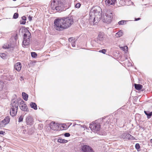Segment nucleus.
<instances>
[{
    "instance_id": "nucleus-1",
    "label": "nucleus",
    "mask_w": 152,
    "mask_h": 152,
    "mask_svg": "<svg viewBox=\"0 0 152 152\" xmlns=\"http://www.w3.org/2000/svg\"><path fill=\"white\" fill-rule=\"evenodd\" d=\"M102 13V9L100 7L96 6L93 7L89 13V20L94 18L93 20L94 21L96 18L97 19L98 18L99 20L102 18L103 22L107 23H110L113 18L112 12L110 10H107L105 13V16L102 18H101Z\"/></svg>"
},
{
    "instance_id": "nucleus-2",
    "label": "nucleus",
    "mask_w": 152,
    "mask_h": 152,
    "mask_svg": "<svg viewBox=\"0 0 152 152\" xmlns=\"http://www.w3.org/2000/svg\"><path fill=\"white\" fill-rule=\"evenodd\" d=\"M56 27L61 28H67L73 23L72 19L69 17L63 18L61 19H56L54 22Z\"/></svg>"
},
{
    "instance_id": "nucleus-3",
    "label": "nucleus",
    "mask_w": 152,
    "mask_h": 152,
    "mask_svg": "<svg viewBox=\"0 0 152 152\" xmlns=\"http://www.w3.org/2000/svg\"><path fill=\"white\" fill-rule=\"evenodd\" d=\"M22 32L23 34V40L22 45L24 47L28 45L30 43L31 34L28 29H23Z\"/></svg>"
},
{
    "instance_id": "nucleus-4",
    "label": "nucleus",
    "mask_w": 152,
    "mask_h": 152,
    "mask_svg": "<svg viewBox=\"0 0 152 152\" xmlns=\"http://www.w3.org/2000/svg\"><path fill=\"white\" fill-rule=\"evenodd\" d=\"M63 7L62 4L58 0H53L51 4V7L52 9L58 11H63Z\"/></svg>"
},
{
    "instance_id": "nucleus-5",
    "label": "nucleus",
    "mask_w": 152,
    "mask_h": 152,
    "mask_svg": "<svg viewBox=\"0 0 152 152\" xmlns=\"http://www.w3.org/2000/svg\"><path fill=\"white\" fill-rule=\"evenodd\" d=\"M50 126L51 129L54 131L63 130L64 128L63 125L59 124L54 121L50 123Z\"/></svg>"
},
{
    "instance_id": "nucleus-6",
    "label": "nucleus",
    "mask_w": 152,
    "mask_h": 152,
    "mask_svg": "<svg viewBox=\"0 0 152 152\" xmlns=\"http://www.w3.org/2000/svg\"><path fill=\"white\" fill-rule=\"evenodd\" d=\"M18 107V103L14 102L12 103L10 110V114L12 116H14L17 114Z\"/></svg>"
},
{
    "instance_id": "nucleus-7",
    "label": "nucleus",
    "mask_w": 152,
    "mask_h": 152,
    "mask_svg": "<svg viewBox=\"0 0 152 152\" xmlns=\"http://www.w3.org/2000/svg\"><path fill=\"white\" fill-rule=\"evenodd\" d=\"M90 127L94 132L99 130L100 128V125L99 123H93L90 124Z\"/></svg>"
},
{
    "instance_id": "nucleus-8",
    "label": "nucleus",
    "mask_w": 152,
    "mask_h": 152,
    "mask_svg": "<svg viewBox=\"0 0 152 152\" xmlns=\"http://www.w3.org/2000/svg\"><path fill=\"white\" fill-rule=\"evenodd\" d=\"M80 150L81 152H94L91 147L87 145L82 146Z\"/></svg>"
},
{
    "instance_id": "nucleus-9",
    "label": "nucleus",
    "mask_w": 152,
    "mask_h": 152,
    "mask_svg": "<svg viewBox=\"0 0 152 152\" xmlns=\"http://www.w3.org/2000/svg\"><path fill=\"white\" fill-rule=\"evenodd\" d=\"M19 102L20 109L23 111H28V110L25 102L22 100H20Z\"/></svg>"
},
{
    "instance_id": "nucleus-10",
    "label": "nucleus",
    "mask_w": 152,
    "mask_h": 152,
    "mask_svg": "<svg viewBox=\"0 0 152 152\" xmlns=\"http://www.w3.org/2000/svg\"><path fill=\"white\" fill-rule=\"evenodd\" d=\"M10 119V116L6 117L3 120L0 122V127H5L7 124L9 123Z\"/></svg>"
},
{
    "instance_id": "nucleus-11",
    "label": "nucleus",
    "mask_w": 152,
    "mask_h": 152,
    "mask_svg": "<svg viewBox=\"0 0 152 152\" xmlns=\"http://www.w3.org/2000/svg\"><path fill=\"white\" fill-rule=\"evenodd\" d=\"M16 46V43H7L4 44L3 46V48L4 49H8L10 48L11 49H13L15 48Z\"/></svg>"
},
{
    "instance_id": "nucleus-12",
    "label": "nucleus",
    "mask_w": 152,
    "mask_h": 152,
    "mask_svg": "<svg viewBox=\"0 0 152 152\" xmlns=\"http://www.w3.org/2000/svg\"><path fill=\"white\" fill-rule=\"evenodd\" d=\"M33 121L32 117L28 115L26 118V124L27 125H31L32 124Z\"/></svg>"
},
{
    "instance_id": "nucleus-13",
    "label": "nucleus",
    "mask_w": 152,
    "mask_h": 152,
    "mask_svg": "<svg viewBox=\"0 0 152 152\" xmlns=\"http://www.w3.org/2000/svg\"><path fill=\"white\" fill-rule=\"evenodd\" d=\"M21 64L20 62L16 63L14 66V69L18 72H19L21 70Z\"/></svg>"
},
{
    "instance_id": "nucleus-14",
    "label": "nucleus",
    "mask_w": 152,
    "mask_h": 152,
    "mask_svg": "<svg viewBox=\"0 0 152 152\" xmlns=\"http://www.w3.org/2000/svg\"><path fill=\"white\" fill-rule=\"evenodd\" d=\"M116 0H106L105 4L108 6H110L111 5H113L115 4Z\"/></svg>"
},
{
    "instance_id": "nucleus-15",
    "label": "nucleus",
    "mask_w": 152,
    "mask_h": 152,
    "mask_svg": "<svg viewBox=\"0 0 152 152\" xmlns=\"http://www.w3.org/2000/svg\"><path fill=\"white\" fill-rule=\"evenodd\" d=\"M134 87L137 90H140L143 87V86L142 85L140 84H134Z\"/></svg>"
},
{
    "instance_id": "nucleus-16",
    "label": "nucleus",
    "mask_w": 152,
    "mask_h": 152,
    "mask_svg": "<svg viewBox=\"0 0 152 152\" xmlns=\"http://www.w3.org/2000/svg\"><path fill=\"white\" fill-rule=\"evenodd\" d=\"M125 138L126 139H128L129 140H133L135 139V138L134 137L129 134H127L126 135Z\"/></svg>"
},
{
    "instance_id": "nucleus-17",
    "label": "nucleus",
    "mask_w": 152,
    "mask_h": 152,
    "mask_svg": "<svg viewBox=\"0 0 152 152\" xmlns=\"http://www.w3.org/2000/svg\"><path fill=\"white\" fill-rule=\"evenodd\" d=\"M22 96L23 98L26 101H27L28 100V94L25 93V92H23L22 93Z\"/></svg>"
},
{
    "instance_id": "nucleus-18",
    "label": "nucleus",
    "mask_w": 152,
    "mask_h": 152,
    "mask_svg": "<svg viewBox=\"0 0 152 152\" xmlns=\"http://www.w3.org/2000/svg\"><path fill=\"white\" fill-rule=\"evenodd\" d=\"M144 112L145 114L146 115L147 118L148 119L150 118L151 116H152V112H150L149 111H144Z\"/></svg>"
},
{
    "instance_id": "nucleus-19",
    "label": "nucleus",
    "mask_w": 152,
    "mask_h": 152,
    "mask_svg": "<svg viewBox=\"0 0 152 152\" xmlns=\"http://www.w3.org/2000/svg\"><path fill=\"white\" fill-rule=\"evenodd\" d=\"M30 105L31 107L34 109L35 110L37 109V105L35 103L32 102H31L30 104Z\"/></svg>"
},
{
    "instance_id": "nucleus-20",
    "label": "nucleus",
    "mask_w": 152,
    "mask_h": 152,
    "mask_svg": "<svg viewBox=\"0 0 152 152\" xmlns=\"http://www.w3.org/2000/svg\"><path fill=\"white\" fill-rule=\"evenodd\" d=\"M129 21V20H122L119 21L118 23L119 25H124L127 24Z\"/></svg>"
},
{
    "instance_id": "nucleus-21",
    "label": "nucleus",
    "mask_w": 152,
    "mask_h": 152,
    "mask_svg": "<svg viewBox=\"0 0 152 152\" xmlns=\"http://www.w3.org/2000/svg\"><path fill=\"white\" fill-rule=\"evenodd\" d=\"M123 34V32L121 30H120L119 32L116 34L115 36L117 37H118L122 36Z\"/></svg>"
},
{
    "instance_id": "nucleus-22",
    "label": "nucleus",
    "mask_w": 152,
    "mask_h": 152,
    "mask_svg": "<svg viewBox=\"0 0 152 152\" xmlns=\"http://www.w3.org/2000/svg\"><path fill=\"white\" fill-rule=\"evenodd\" d=\"M58 142L61 143H64L68 142L67 140L63 139H59L58 140Z\"/></svg>"
},
{
    "instance_id": "nucleus-23",
    "label": "nucleus",
    "mask_w": 152,
    "mask_h": 152,
    "mask_svg": "<svg viewBox=\"0 0 152 152\" xmlns=\"http://www.w3.org/2000/svg\"><path fill=\"white\" fill-rule=\"evenodd\" d=\"M97 39L99 40L102 41L103 39V35L102 34H99L97 37Z\"/></svg>"
},
{
    "instance_id": "nucleus-24",
    "label": "nucleus",
    "mask_w": 152,
    "mask_h": 152,
    "mask_svg": "<svg viewBox=\"0 0 152 152\" xmlns=\"http://www.w3.org/2000/svg\"><path fill=\"white\" fill-rule=\"evenodd\" d=\"M0 56L3 59H5L7 57V55L4 53H0Z\"/></svg>"
},
{
    "instance_id": "nucleus-25",
    "label": "nucleus",
    "mask_w": 152,
    "mask_h": 152,
    "mask_svg": "<svg viewBox=\"0 0 152 152\" xmlns=\"http://www.w3.org/2000/svg\"><path fill=\"white\" fill-rule=\"evenodd\" d=\"M3 86V82L0 80V91L2 90Z\"/></svg>"
},
{
    "instance_id": "nucleus-26",
    "label": "nucleus",
    "mask_w": 152,
    "mask_h": 152,
    "mask_svg": "<svg viewBox=\"0 0 152 152\" xmlns=\"http://www.w3.org/2000/svg\"><path fill=\"white\" fill-rule=\"evenodd\" d=\"M31 55L32 57L36 58L37 56V54L35 52H32L31 53Z\"/></svg>"
},
{
    "instance_id": "nucleus-27",
    "label": "nucleus",
    "mask_w": 152,
    "mask_h": 152,
    "mask_svg": "<svg viewBox=\"0 0 152 152\" xmlns=\"http://www.w3.org/2000/svg\"><path fill=\"white\" fill-rule=\"evenodd\" d=\"M120 48L124 51H126L128 50V48L127 46L122 47H120Z\"/></svg>"
},
{
    "instance_id": "nucleus-28",
    "label": "nucleus",
    "mask_w": 152,
    "mask_h": 152,
    "mask_svg": "<svg viewBox=\"0 0 152 152\" xmlns=\"http://www.w3.org/2000/svg\"><path fill=\"white\" fill-rule=\"evenodd\" d=\"M135 147L136 148L137 150V151H138V149H139L140 148V145L138 143H137L135 145Z\"/></svg>"
},
{
    "instance_id": "nucleus-29",
    "label": "nucleus",
    "mask_w": 152,
    "mask_h": 152,
    "mask_svg": "<svg viewBox=\"0 0 152 152\" xmlns=\"http://www.w3.org/2000/svg\"><path fill=\"white\" fill-rule=\"evenodd\" d=\"M23 117L21 115L18 118V122H20L23 121Z\"/></svg>"
},
{
    "instance_id": "nucleus-30",
    "label": "nucleus",
    "mask_w": 152,
    "mask_h": 152,
    "mask_svg": "<svg viewBox=\"0 0 152 152\" xmlns=\"http://www.w3.org/2000/svg\"><path fill=\"white\" fill-rule=\"evenodd\" d=\"M18 14L17 13H15L13 16V18L14 19H16L18 18Z\"/></svg>"
},
{
    "instance_id": "nucleus-31",
    "label": "nucleus",
    "mask_w": 152,
    "mask_h": 152,
    "mask_svg": "<svg viewBox=\"0 0 152 152\" xmlns=\"http://www.w3.org/2000/svg\"><path fill=\"white\" fill-rule=\"evenodd\" d=\"M75 40V38L73 37H71L69 39V42H72V41Z\"/></svg>"
},
{
    "instance_id": "nucleus-32",
    "label": "nucleus",
    "mask_w": 152,
    "mask_h": 152,
    "mask_svg": "<svg viewBox=\"0 0 152 152\" xmlns=\"http://www.w3.org/2000/svg\"><path fill=\"white\" fill-rule=\"evenodd\" d=\"M106 50L104 49H103L99 51V52L102 53L104 54H105L106 52Z\"/></svg>"
},
{
    "instance_id": "nucleus-33",
    "label": "nucleus",
    "mask_w": 152,
    "mask_h": 152,
    "mask_svg": "<svg viewBox=\"0 0 152 152\" xmlns=\"http://www.w3.org/2000/svg\"><path fill=\"white\" fill-rule=\"evenodd\" d=\"M80 5L81 4L80 3H78L76 4L75 5V7L77 8H79L80 7Z\"/></svg>"
},
{
    "instance_id": "nucleus-34",
    "label": "nucleus",
    "mask_w": 152,
    "mask_h": 152,
    "mask_svg": "<svg viewBox=\"0 0 152 152\" xmlns=\"http://www.w3.org/2000/svg\"><path fill=\"white\" fill-rule=\"evenodd\" d=\"M20 23L21 24H24L26 23V21L22 20L20 21Z\"/></svg>"
},
{
    "instance_id": "nucleus-35",
    "label": "nucleus",
    "mask_w": 152,
    "mask_h": 152,
    "mask_svg": "<svg viewBox=\"0 0 152 152\" xmlns=\"http://www.w3.org/2000/svg\"><path fill=\"white\" fill-rule=\"evenodd\" d=\"M64 135L66 137H69L70 136V134L69 133H66L64 134Z\"/></svg>"
},
{
    "instance_id": "nucleus-36",
    "label": "nucleus",
    "mask_w": 152,
    "mask_h": 152,
    "mask_svg": "<svg viewBox=\"0 0 152 152\" xmlns=\"http://www.w3.org/2000/svg\"><path fill=\"white\" fill-rule=\"evenodd\" d=\"M5 132L3 131H0V134L4 135L5 134Z\"/></svg>"
},
{
    "instance_id": "nucleus-37",
    "label": "nucleus",
    "mask_w": 152,
    "mask_h": 152,
    "mask_svg": "<svg viewBox=\"0 0 152 152\" xmlns=\"http://www.w3.org/2000/svg\"><path fill=\"white\" fill-rule=\"evenodd\" d=\"M22 20H24L25 21V20H26V18L25 16H23L22 17Z\"/></svg>"
},
{
    "instance_id": "nucleus-38",
    "label": "nucleus",
    "mask_w": 152,
    "mask_h": 152,
    "mask_svg": "<svg viewBox=\"0 0 152 152\" xmlns=\"http://www.w3.org/2000/svg\"><path fill=\"white\" fill-rule=\"evenodd\" d=\"M32 17L30 15L29 16V17H28V19L29 21H31V20Z\"/></svg>"
},
{
    "instance_id": "nucleus-39",
    "label": "nucleus",
    "mask_w": 152,
    "mask_h": 152,
    "mask_svg": "<svg viewBox=\"0 0 152 152\" xmlns=\"http://www.w3.org/2000/svg\"><path fill=\"white\" fill-rule=\"evenodd\" d=\"M140 18H135L134 21H137V20H140Z\"/></svg>"
},
{
    "instance_id": "nucleus-40",
    "label": "nucleus",
    "mask_w": 152,
    "mask_h": 152,
    "mask_svg": "<svg viewBox=\"0 0 152 152\" xmlns=\"http://www.w3.org/2000/svg\"><path fill=\"white\" fill-rule=\"evenodd\" d=\"M20 78H21V79H20V80H24V79H23V77L22 76H21Z\"/></svg>"
},
{
    "instance_id": "nucleus-41",
    "label": "nucleus",
    "mask_w": 152,
    "mask_h": 152,
    "mask_svg": "<svg viewBox=\"0 0 152 152\" xmlns=\"http://www.w3.org/2000/svg\"><path fill=\"white\" fill-rule=\"evenodd\" d=\"M150 142L152 143V139L150 140Z\"/></svg>"
},
{
    "instance_id": "nucleus-42",
    "label": "nucleus",
    "mask_w": 152,
    "mask_h": 152,
    "mask_svg": "<svg viewBox=\"0 0 152 152\" xmlns=\"http://www.w3.org/2000/svg\"><path fill=\"white\" fill-rule=\"evenodd\" d=\"M129 1V3H132L130 1Z\"/></svg>"
},
{
    "instance_id": "nucleus-43",
    "label": "nucleus",
    "mask_w": 152,
    "mask_h": 152,
    "mask_svg": "<svg viewBox=\"0 0 152 152\" xmlns=\"http://www.w3.org/2000/svg\"><path fill=\"white\" fill-rule=\"evenodd\" d=\"M26 28H28V27Z\"/></svg>"
},
{
    "instance_id": "nucleus-44",
    "label": "nucleus",
    "mask_w": 152,
    "mask_h": 152,
    "mask_svg": "<svg viewBox=\"0 0 152 152\" xmlns=\"http://www.w3.org/2000/svg\"><path fill=\"white\" fill-rule=\"evenodd\" d=\"M73 46H74V45H72V46L74 47Z\"/></svg>"
},
{
    "instance_id": "nucleus-45",
    "label": "nucleus",
    "mask_w": 152,
    "mask_h": 152,
    "mask_svg": "<svg viewBox=\"0 0 152 152\" xmlns=\"http://www.w3.org/2000/svg\"><path fill=\"white\" fill-rule=\"evenodd\" d=\"M73 46H74V45H72V46L74 47Z\"/></svg>"
}]
</instances>
